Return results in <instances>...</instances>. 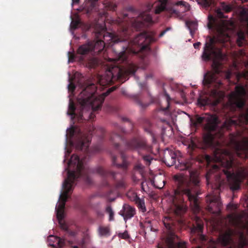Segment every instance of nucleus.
<instances>
[{"instance_id":"1","label":"nucleus","mask_w":248,"mask_h":248,"mask_svg":"<svg viewBox=\"0 0 248 248\" xmlns=\"http://www.w3.org/2000/svg\"><path fill=\"white\" fill-rule=\"evenodd\" d=\"M68 164L74 165L76 170H70L67 168V177L64 180L62 184L63 191L60 196L59 203L56 207L57 217L61 228L66 232L68 236L74 237L76 232L68 229L67 224L63 220V212L65 202L69 196L68 194L72 191L73 185L78 178H82L87 183H92L90 174L97 173L104 178H109L112 181V186L115 189H124L127 186V182L124 174L113 171L107 170L102 167L98 166L95 168H90L87 165H84L82 159H80L76 155H73L69 161Z\"/></svg>"},{"instance_id":"2","label":"nucleus","mask_w":248,"mask_h":248,"mask_svg":"<svg viewBox=\"0 0 248 248\" xmlns=\"http://www.w3.org/2000/svg\"><path fill=\"white\" fill-rule=\"evenodd\" d=\"M186 199L196 212L200 210L198 194L194 186L190 182H182L174 190L172 202L174 206V216L175 220L170 216L165 217L163 222L168 232L166 237L162 240V244H158V248H186V242L180 241L175 234L179 228L176 224L183 225L186 223L185 214L187 207L185 203Z\"/></svg>"},{"instance_id":"3","label":"nucleus","mask_w":248,"mask_h":248,"mask_svg":"<svg viewBox=\"0 0 248 248\" xmlns=\"http://www.w3.org/2000/svg\"><path fill=\"white\" fill-rule=\"evenodd\" d=\"M156 39L153 32H143L137 35L132 40L128 42L126 47L122 46L123 50L119 53L117 58L114 60L115 62L108 66L105 73L107 83L115 80H120L123 77L134 75L137 70V66L127 62V53L129 52L136 54L150 51V45Z\"/></svg>"},{"instance_id":"4","label":"nucleus","mask_w":248,"mask_h":248,"mask_svg":"<svg viewBox=\"0 0 248 248\" xmlns=\"http://www.w3.org/2000/svg\"><path fill=\"white\" fill-rule=\"evenodd\" d=\"M214 160L217 165H213L206 175L208 184L215 179L219 186L224 181L223 175H225L230 188L236 190L240 188V184L245 175L244 170L234 164V159L231 152L227 149L217 148L214 152Z\"/></svg>"},{"instance_id":"5","label":"nucleus","mask_w":248,"mask_h":248,"mask_svg":"<svg viewBox=\"0 0 248 248\" xmlns=\"http://www.w3.org/2000/svg\"><path fill=\"white\" fill-rule=\"evenodd\" d=\"M116 88V86L112 87L101 95L96 96L95 85L93 83L88 85L84 88L78 97V102L81 106L79 113H76L75 104L70 100L67 114L71 116L72 119H75L79 123L93 120L95 116L94 112L101 108L105 98Z\"/></svg>"},{"instance_id":"6","label":"nucleus","mask_w":248,"mask_h":248,"mask_svg":"<svg viewBox=\"0 0 248 248\" xmlns=\"http://www.w3.org/2000/svg\"><path fill=\"white\" fill-rule=\"evenodd\" d=\"M247 91L241 85L236 86L235 91L231 93L229 96V108L232 116L227 119L223 124V127L229 130L232 126H243L248 124V108L245 109V96Z\"/></svg>"},{"instance_id":"7","label":"nucleus","mask_w":248,"mask_h":248,"mask_svg":"<svg viewBox=\"0 0 248 248\" xmlns=\"http://www.w3.org/2000/svg\"><path fill=\"white\" fill-rule=\"evenodd\" d=\"M120 30L119 33L116 34L106 32V29L103 28L100 32L96 33V37L98 39L80 46L77 50V54L85 55L90 52H93L94 55H98L104 50L106 45L105 41H110L108 43H112L111 45H113L128 41L130 39V31L125 27H123Z\"/></svg>"},{"instance_id":"8","label":"nucleus","mask_w":248,"mask_h":248,"mask_svg":"<svg viewBox=\"0 0 248 248\" xmlns=\"http://www.w3.org/2000/svg\"><path fill=\"white\" fill-rule=\"evenodd\" d=\"M216 39L214 37L208 36L205 44L202 57L204 61H208L212 58L214 59L212 66L215 73H206L203 80V84L208 88L213 87L218 88L221 85L222 82L218 78L217 75L220 72V62L217 59L222 57V54L220 50L217 49L215 45Z\"/></svg>"},{"instance_id":"9","label":"nucleus","mask_w":248,"mask_h":248,"mask_svg":"<svg viewBox=\"0 0 248 248\" xmlns=\"http://www.w3.org/2000/svg\"><path fill=\"white\" fill-rule=\"evenodd\" d=\"M190 121L195 127L205 123L204 129L207 131V133L203 137V141L207 146L211 147L213 146L216 135L218 132L219 134V137L222 136L223 134L218 125V118L215 115L203 117L197 115L194 119H191Z\"/></svg>"},{"instance_id":"10","label":"nucleus","mask_w":248,"mask_h":248,"mask_svg":"<svg viewBox=\"0 0 248 248\" xmlns=\"http://www.w3.org/2000/svg\"><path fill=\"white\" fill-rule=\"evenodd\" d=\"M218 240L222 246H229L227 248H243L247 244V240L242 232L229 227L219 235Z\"/></svg>"},{"instance_id":"11","label":"nucleus","mask_w":248,"mask_h":248,"mask_svg":"<svg viewBox=\"0 0 248 248\" xmlns=\"http://www.w3.org/2000/svg\"><path fill=\"white\" fill-rule=\"evenodd\" d=\"M203 222L198 217H195L194 223L191 228V237L190 240L192 243L198 245L196 248H207L211 245H215V242L212 240L208 241L206 236L202 234Z\"/></svg>"},{"instance_id":"12","label":"nucleus","mask_w":248,"mask_h":248,"mask_svg":"<svg viewBox=\"0 0 248 248\" xmlns=\"http://www.w3.org/2000/svg\"><path fill=\"white\" fill-rule=\"evenodd\" d=\"M125 133V129L117 125L116 128V131L113 132L110 135V139L112 142L114 144L115 149L118 154H121V160L122 163H117V156L113 153H111V161L113 166L118 168H122L124 170H125L128 166V163L126 160V156L120 150L118 143L116 142L124 140V138L122 135L123 134Z\"/></svg>"},{"instance_id":"13","label":"nucleus","mask_w":248,"mask_h":248,"mask_svg":"<svg viewBox=\"0 0 248 248\" xmlns=\"http://www.w3.org/2000/svg\"><path fill=\"white\" fill-rule=\"evenodd\" d=\"M105 130L102 127L95 128L91 127L88 134L83 133L81 130H79L78 139L75 142L76 148L78 150L82 151L86 155L89 154V146L91 142V139L90 136L93 134L100 133L103 135Z\"/></svg>"},{"instance_id":"14","label":"nucleus","mask_w":248,"mask_h":248,"mask_svg":"<svg viewBox=\"0 0 248 248\" xmlns=\"http://www.w3.org/2000/svg\"><path fill=\"white\" fill-rule=\"evenodd\" d=\"M230 144L237 156L245 159L248 158V138L244 137L239 140L235 135L232 134Z\"/></svg>"},{"instance_id":"15","label":"nucleus","mask_w":248,"mask_h":248,"mask_svg":"<svg viewBox=\"0 0 248 248\" xmlns=\"http://www.w3.org/2000/svg\"><path fill=\"white\" fill-rule=\"evenodd\" d=\"M196 162L193 158L187 159L184 161H178L177 167L181 170H187L190 176V181L197 186L199 183L198 179L199 173L197 169L194 167V164Z\"/></svg>"},{"instance_id":"16","label":"nucleus","mask_w":248,"mask_h":248,"mask_svg":"<svg viewBox=\"0 0 248 248\" xmlns=\"http://www.w3.org/2000/svg\"><path fill=\"white\" fill-rule=\"evenodd\" d=\"M207 202L206 209L210 213L218 215L221 212L222 203L218 195H208L206 198Z\"/></svg>"},{"instance_id":"17","label":"nucleus","mask_w":248,"mask_h":248,"mask_svg":"<svg viewBox=\"0 0 248 248\" xmlns=\"http://www.w3.org/2000/svg\"><path fill=\"white\" fill-rule=\"evenodd\" d=\"M125 146L127 149L138 151L149 149V146L147 144L146 140L141 136L133 138L125 143Z\"/></svg>"},{"instance_id":"18","label":"nucleus","mask_w":248,"mask_h":248,"mask_svg":"<svg viewBox=\"0 0 248 248\" xmlns=\"http://www.w3.org/2000/svg\"><path fill=\"white\" fill-rule=\"evenodd\" d=\"M169 0H159L158 3L155 6V13L160 14L161 12L166 11L171 14L178 15L179 12L173 7H167Z\"/></svg>"},{"instance_id":"19","label":"nucleus","mask_w":248,"mask_h":248,"mask_svg":"<svg viewBox=\"0 0 248 248\" xmlns=\"http://www.w3.org/2000/svg\"><path fill=\"white\" fill-rule=\"evenodd\" d=\"M163 161L168 166L174 165L176 162V155L172 150L167 149L164 151Z\"/></svg>"},{"instance_id":"20","label":"nucleus","mask_w":248,"mask_h":248,"mask_svg":"<svg viewBox=\"0 0 248 248\" xmlns=\"http://www.w3.org/2000/svg\"><path fill=\"white\" fill-rule=\"evenodd\" d=\"M135 21L138 23V27L140 28L145 26L147 23H152L153 20L151 15L148 12H144L140 14Z\"/></svg>"},{"instance_id":"21","label":"nucleus","mask_w":248,"mask_h":248,"mask_svg":"<svg viewBox=\"0 0 248 248\" xmlns=\"http://www.w3.org/2000/svg\"><path fill=\"white\" fill-rule=\"evenodd\" d=\"M135 214V208L126 204L123 205V209L120 211V215L124 217L125 220L131 218Z\"/></svg>"},{"instance_id":"22","label":"nucleus","mask_w":248,"mask_h":248,"mask_svg":"<svg viewBox=\"0 0 248 248\" xmlns=\"http://www.w3.org/2000/svg\"><path fill=\"white\" fill-rule=\"evenodd\" d=\"M48 240L53 242L52 244H51V246L56 248H62L65 245L66 240L65 238L50 235L48 238Z\"/></svg>"},{"instance_id":"23","label":"nucleus","mask_w":248,"mask_h":248,"mask_svg":"<svg viewBox=\"0 0 248 248\" xmlns=\"http://www.w3.org/2000/svg\"><path fill=\"white\" fill-rule=\"evenodd\" d=\"M98 0H88L84 6V10L88 16L96 11V2Z\"/></svg>"},{"instance_id":"24","label":"nucleus","mask_w":248,"mask_h":248,"mask_svg":"<svg viewBox=\"0 0 248 248\" xmlns=\"http://www.w3.org/2000/svg\"><path fill=\"white\" fill-rule=\"evenodd\" d=\"M164 96L165 98V103L166 105H163L162 104H160V108L163 111L165 112L166 114H170V101L171 100V98L170 95L167 93V92L164 91Z\"/></svg>"},{"instance_id":"25","label":"nucleus","mask_w":248,"mask_h":248,"mask_svg":"<svg viewBox=\"0 0 248 248\" xmlns=\"http://www.w3.org/2000/svg\"><path fill=\"white\" fill-rule=\"evenodd\" d=\"M227 221H228L229 224L235 228L239 227L240 224V220L236 217L232 215H229L227 216Z\"/></svg>"},{"instance_id":"26","label":"nucleus","mask_w":248,"mask_h":248,"mask_svg":"<svg viewBox=\"0 0 248 248\" xmlns=\"http://www.w3.org/2000/svg\"><path fill=\"white\" fill-rule=\"evenodd\" d=\"M97 232L100 237H108L110 235V230L108 226H100L97 229Z\"/></svg>"},{"instance_id":"27","label":"nucleus","mask_w":248,"mask_h":248,"mask_svg":"<svg viewBox=\"0 0 248 248\" xmlns=\"http://www.w3.org/2000/svg\"><path fill=\"white\" fill-rule=\"evenodd\" d=\"M133 200L135 202L139 209L142 212H145L146 211L143 199H140L137 195L134 194Z\"/></svg>"},{"instance_id":"28","label":"nucleus","mask_w":248,"mask_h":248,"mask_svg":"<svg viewBox=\"0 0 248 248\" xmlns=\"http://www.w3.org/2000/svg\"><path fill=\"white\" fill-rule=\"evenodd\" d=\"M247 43L245 33L242 31H239L237 33L236 43L237 45L241 47Z\"/></svg>"},{"instance_id":"29","label":"nucleus","mask_w":248,"mask_h":248,"mask_svg":"<svg viewBox=\"0 0 248 248\" xmlns=\"http://www.w3.org/2000/svg\"><path fill=\"white\" fill-rule=\"evenodd\" d=\"M69 245L73 248H84L85 240L83 238L79 240H75L74 242L68 241Z\"/></svg>"},{"instance_id":"30","label":"nucleus","mask_w":248,"mask_h":248,"mask_svg":"<svg viewBox=\"0 0 248 248\" xmlns=\"http://www.w3.org/2000/svg\"><path fill=\"white\" fill-rule=\"evenodd\" d=\"M153 183L154 184V186L158 189H161L162 188L165 184V180L163 178H157L156 179H155L153 180Z\"/></svg>"},{"instance_id":"31","label":"nucleus","mask_w":248,"mask_h":248,"mask_svg":"<svg viewBox=\"0 0 248 248\" xmlns=\"http://www.w3.org/2000/svg\"><path fill=\"white\" fill-rule=\"evenodd\" d=\"M198 104L201 106H205L209 104V100L207 97L200 96L198 99Z\"/></svg>"},{"instance_id":"32","label":"nucleus","mask_w":248,"mask_h":248,"mask_svg":"<svg viewBox=\"0 0 248 248\" xmlns=\"http://www.w3.org/2000/svg\"><path fill=\"white\" fill-rule=\"evenodd\" d=\"M209 22L208 23L207 26L208 28L210 30H213L216 28V19L215 18L212 16H208Z\"/></svg>"},{"instance_id":"33","label":"nucleus","mask_w":248,"mask_h":248,"mask_svg":"<svg viewBox=\"0 0 248 248\" xmlns=\"http://www.w3.org/2000/svg\"><path fill=\"white\" fill-rule=\"evenodd\" d=\"M186 25L189 28L191 33H192L193 30L194 31L196 29L197 24L195 21H187L186 22Z\"/></svg>"},{"instance_id":"34","label":"nucleus","mask_w":248,"mask_h":248,"mask_svg":"<svg viewBox=\"0 0 248 248\" xmlns=\"http://www.w3.org/2000/svg\"><path fill=\"white\" fill-rule=\"evenodd\" d=\"M106 211L109 214V221H112L114 220V212L110 205H108L106 208Z\"/></svg>"},{"instance_id":"35","label":"nucleus","mask_w":248,"mask_h":248,"mask_svg":"<svg viewBox=\"0 0 248 248\" xmlns=\"http://www.w3.org/2000/svg\"><path fill=\"white\" fill-rule=\"evenodd\" d=\"M105 7L108 10L114 11L116 9L117 5L112 2H108L106 3Z\"/></svg>"},{"instance_id":"36","label":"nucleus","mask_w":248,"mask_h":248,"mask_svg":"<svg viewBox=\"0 0 248 248\" xmlns=\"http://www.w3.org/2000/svg\"><path fill=\"white\" fill-rule=\"evenodd\" d=\"M220 9L223 11H224L226 13H228L230 12L232 8L230 5L227 4L224 2H222L221 3Z\"/></svg>"},{"instance_id":"37","label":"nucleus","mask_w":248,"mask_h":248,"mask_svg":"<svg viewBox=\"0 0 248 248\" xmlns=\"http://www.w3.org/2000/svg\"><path fill=\"white\" fill-rule=\"evenodd\" d=\"M142 158L147 166H149L151 164V161L153 160V157L149 155H143Z\"/></svg>"},{"instance_id":"38","label":"nucleus","mask_w":248,"mask_h":248,"mask_svg":"<svg viewBox=\"0 0 248 248\" xmlns=\"http://www.w3.org/2000/svg\"><path fill=\"white\" fill-rule=\"evenodd\" d=\"M196 1L198 4L205 7H208L211 5V1L209 0H196Z\"/></svg>"},{"instance_id":"39","label":"nucleus","mask_w":248,"mask_h":248,"mask_svg":"<svg viewBox=\"0 0 248 248\" xmlns=\"http://www.w3.org/2000/svg\"><path fill=\"white\" fill-rule=\"evenodd\" d=\"M135 169L142 173L144 170V166L141 163H138L135 165Z\"/></svg>"},{"instance_id":"40","label":"nucleus","mask_w":248,"mask_h":248,"mask_svg":"<svg viewBox=\"0 0 248 248\" xmlns=\"http://www.w3.org/2000/svg\"><path fill=\"white\" fill-rule=\"evenodd\" d=\"M216 14L217 16L219 18H225L226 16L224 15L223 13L222 12L221 9H217L216 10Z\"/></svg>"},{"instance_id":"41","label":"nucleus","mask_w":248,"mask_h":248,"mask_svg":"<svg viewBox=\"0 0 248 248\" xmlns=\"http://www.w3.org/2000/svg\"><path fill=\"white\" fill-rule=\"evenodd\" d=\"M68 61L69 62H73L75 60V55L73 52H68Z\"/></svg>"},{"instance_id":"42","label":"nucleus","mask_w":248,"mask_h":248,"mask_svg":"<svg viewBox=\"0 0 248 248\" xmlns=\"http://www.w3.org/2000/svg\"><path fill=\"white\" fill-rule=\"evenodd\" d=\"M79 23V22L78 20L72 21L71 23V28L73 30L76 29L78 28Z\"/></svg>"},{"instance_id":"43","label":"nucleus","mask_w":248,"mask_h":248,"mask_svg":"<svg viewBox=\"0 0 248 248\" xmlns=\"http://www.w3.org/2000/svg\"><path fill=\"white\" fill-rule=\"evenodd\" d=\"M68 88L69 91L73 92L75 90L76 86L73 83L70 82V83L68 84Z\"/></svg>"},{"instance_id":"44","label":"nucleus","mask_w":248,"mask_h":248,"mask_svg":"<svg viewBox=\"0 0 248 248\" xmlns=\"http://www.w3.org/2000/svg\"><path fill=\"white\" fill-rule=\"evenodd\" d=\"M69 133L71 137H73L77 133V129L74 127H72L69 129Z\"/></svg>"},{"instance_id":"45","label":"nucleus","mask_w":248,"mask_h":248,"mask_svg":"<svg viewBox=\"0 0 248 248\" xmlns=\"http://www.w3.org/2000/svg\"><path fill=\"white\" fill-rule=\"evenodd\" d=\"M119 236L121 237L123 239H126L128 237V235L127 232H125L124 233H120L119 234Z\"/></svg>"},{"instance_id":"46","label":"nucleus","mask_w":248,"mask_h":248,"mask_svg":"<svg viewBox=\"0 0 248 248\" xmlns=\"http://www.w3.org/2000/svg\"><path fill=\"white\" fill-rule=\"evenodd\" d=\"M170 29V28H167L165 30L162 31L159 35V37H162L166 33V32Z\"/></svg>"},{"instance_id":"47","label":"nucleus","mask_w":248,"mask_h":248,"mask_svg":"<svg viewBox=\"0 0 248 248\" xmlns=\"http://www.w3.org/2000/svg\"><path fill=\"white\" fill-rule=\"evenodd\" d=\"M187 4V3L186 2L183 1H179L175 3V5L177 6L183 5L184 6H186Z\"/></svg>"},{"instance_id":"48","label":"nucleus","mask_w":248,"mask_h":248,"mask_svg":"<svg viewBox=\"0 0 248 248\" xmlns=\"http://www.w3.org/2000/svg\"><path fill=\"white\" fill-rule=\"evenodd\" d=\"M240 76L245 78H247L248 77V72L247 73H242L241 75L239 74L237 76V78H239V76Z\"/></svg>"},{"instance_id":"49","label":"nucleus","mask_w":248,"mask_h":248,"mask_svg":"<svg viewBox=\"0 0 248 248\" xmlns=\"http://www.w3.org/2000/svg\"><path fill=\"white\" fill-rule=\"evenodd\" d=\"M201 45V43L200 42H197V43L194 44L193 46L195 49H199Z\"/></svg>"},{"instance_id":"50","label":"nucleus","mask_w":248,"mask_h":248,"mask_svg":"<svg viewBox=\"0 0 248 248\" xmlns=\"http://www.w3.org/2000/svg\"><path fill=\"white\" fill-rule=\"evenodd\" d=\"M205 159H206V161L208 163H209L211 161V157L209 155H205Z\"/></svg>"},{"instance_id":"51","label":"nucleus","mask_w":248,"mask_h":248,"mask_svg":"<svg viewBox=\"0 0 248 248\" xmlns=\"http://www.w3.org/2000/svg\"><path fill=\"white\" fill-rule=\"evenodd\" d=\"M128 76L127 75L126 76H125L124 77H123L120 80L121 81H123V82H125V80L128 79Z\"/></svg>"},{"instance_id":"52","label":"nucleus","mask_w":248,"mask_h":248,"mask_svg":"<svg viewBox=\"0 0 248 248\" xmlns=\"http://www.w3.org/2000/svg\"><path fill=\"white\" fill-rule=\"evenodd\" d=\"M128 76L127 75L126 76H125L124 77H123L120 80L121 81H123V82H125V80L128 79Z\"/></svg>"},{"instance_id":"53","label":"nucleus","mask_w":248,"mask_h":248,"mask_svg":"<svg viewBox=\"0 0 248 248\" xmlns=\"http://www.w3.org/2000/svg\"><path fill=\"white\" fill-rule=\"evenodd\" d=\"M161 121L164 123H166L167 124H169V122L165 119H161Z\"/></svg>"},{"instance_id":"54","label":"nucleus","mask_w":248,"mask_h":248,"mask_svg":"<svg viewBox=\"0 0 248 248\" xmlns=\"http://www.w3.org/2000/svg\"><path fill=\"white\" fill-rule=\"evenodd\" d=\"M73 0V3H78L79 1V0Z\"/></svg>"},{"instance_id":"55","label":"nucleus","mask_w":248,"mask_h":248,"mask_svg":"<svg viewBox=\"0 0 248 248\" xmlns=\"http://www.w3.org/2000/svg\"><path fill=\"white\" fill-rule=\"evenodd\" d=\"M123 121H124V122H128V119L126 118H123Z\"/></svg>"},{"instance_id":"56","label":"nucleus","mask_w":248,"mask_h":248,"mask_svg":"<svg viewBox=\"0 0 248 248\" xmlns=\"http://www.w3.org/2000/svg\"><path fill=\"white\" fill-rule=\"evenodd\" d=\"M145 130L147 132H148V133H151V131H150V129H147V128H146V129H145Z\"/></svg>"},{"instance_id":"57","label":"nucleus","mask_w":248,"mask_h":248,"mask_svg":"<svg viewBox=\"0 0 248 248\" xmlns=\"http://www.w3.org/2000/svg\"><path fill=\"white\" fill-rule=\"evenodd\" d=\"M143 183H141V189H142V190L143 191H144V187H143Z\"/></svg>"},{"instance_id":"58","label":"nucleus","mask_w":248,"mask_h":248,"mask_svg":"<svg viewBox=\"0 0 248 248\" xmlns=\"http://www.w3.org/2000/svg\"><path fill=\"white\" fill-rule=\"evenodd\" d=\"M195 146V145L194 143L192 144V149L194 150V147Z\"/></svg>"},{"instance_id":"59","label":"nucleus","mask_w":248,"mask_h":248,"mask_svg":"<svg viewBox=\"0 0 248 248\" xmlns=\"http://www.w3.org/2000/svg\"><path fill=\"white\" fill-rule=\"evenodd\" d=\"M127 16V14H124V17H126Z\"/></svg>"},{"instance_id":"60","label":"nucleus","mask_w":248,"mask_h":248,"mask_svg":"<svg viewBox=\"0 0 248 248\" xmlns=\"http://www.w3.org/2000/svg\"><path fill=\"white\" fill-rule=\"evenodd\" d=\"M139 105L141 106V104L140 102H139Z\"/></svg>"},{"instance_id":"61","label":"nucleus","mask_w":248,"mask_h":248,"mask_svg":"<svg viewBox=\"0 0 248 248\" xmlns=\"http://www.w3.org/2000/svg\"><path fill=\"white\" fill-rule=\"evenodd\" d=\"M213 248H216L214 246Z\"/></svg>"}]
</instances>
